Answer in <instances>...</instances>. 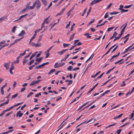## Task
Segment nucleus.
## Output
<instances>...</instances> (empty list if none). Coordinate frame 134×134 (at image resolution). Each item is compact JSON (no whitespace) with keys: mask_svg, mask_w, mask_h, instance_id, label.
Here are the masks:
<instances>
[{"mask_svg":"<svg viewBox=\"0 0 134 134\" xmlns=\"http://www.w3.org/2000/svg\"><path fill=\"white\" fill-rule=\"evenodd\" d=\"M35 4V7L36 5V8L37 9L39 8L41 6V3L39 0H36V1L34 3Z\"/></svg>","mask_w":134,"mask_h":134,"instance_id":"obj_1","label":"nucleus"},{"mask_svg":"<svg viewBox=\"0 0 134 134\" xmlns=\"http://www.w3.org/2000/svg\"><path fill=\"white\" fill-rule=\"evenodd\" d=\"M64 64V63H59L58 64L57 63H55V64L54 65V67L55 68L63 66Z\"/></svg>","mask_w":134,"mask_h":134,"instance_id":"obj_2","label":"nucleus"},{"mask_svg":"<svg viewBox=\"0 0 134 134\" xmlns=\"http://www.w3.org/2000/svg\"><path fill=\"white\" fill-rule=\"evenodd\" d=\"M50 17V16H49L47 18H46L44 20V21L43 22V23L42 24V25H41V28L42 29V28H45V26H44V24L45 23V21L47 20H48V19H49V18Z\"/></svg>","mask_w":134,"mask_h":134,"instance_id":"obj_3","label":"nucleus"},{"mask_svg":"<svg viewBox=\"0 0 134 134\" xmlns=\"http://www.w3.org/2000/svg\"><path fill=\"white\" fill-rule=\"evenodd\" d=\"M3 65L4 67L6 68V69H8L10 65L9 63H5Z\"/></svg>","mask_w":134,"mask_h":134,"instance_id":"obj_4","label":"nucleus"},{"mask_svg":"<svg viewBox=\"0 0 134 134\" xmlns=\"http://www.w3.org/2000/svg\"><path fill=\"white\" fill-rule=\"evenodd\" d=\"M21 111H19L16 114L17 117L18 116L19 117H20L22 116L23 115V113H21Z\"/></svg>","mask_w":134,"mask_h":134,"instance_id":"obj_5","label":"nucleus"},{"mask_svg":"<svg viewBox=\"0 0 134 134\" xmlns=\"http://www.w3.org/2000/svg\"><path fill=\"white\" fill-rule=\"evenodd\" d=\"M68 49L62 50L61 51L58 52L57 53H58L59 54L61 55H62L64 52L65 51H67Z\"/></svg>","mask_w":134,"mask_h":134,"instance_id":"obj_6","label":"nucleus"},{"mask_svg":"<svg viewBox=\"0 0 134 134\" xmlns=\"http://www.w3.org/2000/svg\"><path fill=\"white\" fill-rule=\"evenodd\" d=\"M74 9V7H73L67 13L68 14V16H69L71 14V12Z\"/></svg>","mask_w":134,"mask_h":134,"instance_id":"obj_7","label":"nucleus"},{"mask_svg":"<svg viewBox=\"0 0 134 134\" xmlns=\"http://www.w3.org/2000/svg\"><path fill=\"white\" fill-rule=\"evenodd\" d=\"M25 34V32L24 30H22L21 32L19 34L18 36H21Z\"/></svg>","mask_w":134,"mask_h":134,"instance_id":"obj_8","label":"nucleus"},{"mask_svg":"<svg viewBox=\"0 0 134 134\" xmlns=\"http://www.w3.org/2000/svg\"><path fill=\"white\" fill-rule=\"evenodd\" d=\"M119 9L121 10V13L127 12L128 11V10H125L123 9H122L121 8H119Z\"/></svg>","mask_w":134,"mask_h":134,"instance_id":"obj_9","label":"nucleus"},{"mask_svg":"<svg viewBox=\"0 0 134 134\" xmlns=\"http://www.w3.org/2000/svg\"><path fill=\"white\" fill-rule=\"evenodd\" d=\"M38 52H35L30 57V60H31L34 57H35L36 54V53H37Z\"/></svg>","mask_w":134,"mask_h":134,"instance_id":"obj_10","label":"nucleus"},{"mask_svg":"<svg viewBox=\"0 0 134 134\" xmlns=\"http://www.w3.org/2000/svg\"><path fill=\"white\" fill-rule=\"evenodd\" d=\"M43 57H41L39 58H36L35 60L36 61H38L39 62H41V60L43 59Z\"/></svg>","mask_w":134,"mask_h":134,"instance_id":"obj_11","label":"nucleus"},{"mask_svg":"<svg viewBox=\"0 0 134 134\" xmlns=\"http://www.w3.org/2000/svg\"><path fill=\"white\" fill-rule=\"evenodd\" d=\"M75 33H74L72 35L70 36L69 40V41H70L71 40H73L74 37V35H75Z\"/></svg>","mask_w":134,"mask_h":134,"instance_id":"obj_12","label":"nucleus"},{"mask_svg":"<svg viewBox=\"0 0 134 134\" xmlns=\"http://www.w3.org/2000/svg\"><path fill=\"white\" fill-rule=\"evenodd\" d=\"M29 44L32 46L35 47L36 44L35 43L32 42L31 41H29Z\"/></svg>","mask_w":134,"mask_h":134,"instance_id":"obj_13","label":"nucleus"},{"mask_svg":"<svg viewBox=\"0 0 134 134\" xmlns=\"http://www.w3.org/2000/svg\"><path fill=\"white\" fill-rule=\"evenodd\" d=\"M7 16H3V17L0 18V20L1 21H2L3 20L5 19L7 17Z\"/></svg>","mask_w":134,"mask_h":134,"instance_id":"obj_14","label":"nucleus"},{"mask_svg":"<svg viewBox=\"0 0 134 134\" xmlns=\"http://www.w3.org/2000/svg\"><path fill=\"white\" fill-rule=\"evenodd\" d=\"M107 22H108L107 21H106L105 20L104 22L103 23H102V24H100V25H97L96 26V27H98L99 26H102L103 25H104Z\"/></svg>","mask_w":134,"mask_h":134,"instance_id":"obj_15","label":"nucleus"},{"mask_svg":"<svg viewBox=\"0 0 134 134\" xmlns=\"http://www.w3.org/2000/svg\"><path fill=\"white\" fill-rule=\"evenodd\" d=\"M27 15H28L27 14H25L24 15H22V16H20V17L18 19L16 20L15 21H17L18 20L20 19L21 18H23V17H24L25 16H27Z\"/></svg>","mask_w":134,"mask_h":134,"instance_id":"obj_16","label":"nucleus"},{"mask_svg":"<svg viewBox=\"0 0 134 134\" xmlns=\"http://www.w3.org/2000/svg\"><path fill=\"white\" fill-rule=\"evenodd\" d=\"M34 62V59H32V60H31L30 62L28 63H27V64L29 65H31Z\"/></svg>","mask_w":134,"mask_h":134,"instance_id":"obj_17","label":"nucleus"},{"mask_svg":"<svg viewBox=\"0 0 134 134\" xmlns=\"http://www.w3.org/2000/svg\"><path fill=\"white\" fill-rule=\"evenodd\" d=\"M119 13V12H118L114 11L113 12H110V15H115L118 14Z\"/></svg>","mask_w":134,"mask_h":134,"instance_id":"obj_18","label":"nucleus"},{"mask_svg":"<svg viewBox=\"0 0 134 134\" xmlns=\"http://www.w3.org/2000/svg\"><path fill=\"white\" fill-rule=\"evenodd\" d=\"M17 27L16 26H14L12 30V32L13 33L15 32L16 30V28Z\"/></svg>","mask_w":134,"mask_h":134,"instance_id":"obj_19","label":"nucleus"},{"mask_svg":"<svg viewBox=\"0 0 134 134\" xmlns=\"http://www.w3.org/2000/svg\"><path fill=\"white\" fill-rule=\"evenodd\" d=\"M55 71V70L54 69H53L49 71V72L48 73V75H50L52 73Z\"/></svg>","mask_w":134,"mask_h":134,"instance_id":"obj_20","label":"nucleus"},{"mask_svg":"<svg viewBox=\"0 0 134 134\" xmlns=\"http://www.w3.org/2000/svg\"><path fill=\"white\" fill-rule=\"evenodd\" d=\"M35 7V4H33L32 6H30V7L29 8V10H32Z\"/></svg>","mask_w":134,"mask_h":134,"instance_id":"obj_21","label":"nucleus"},{"mask_svg":"<svg viewBox=\"0 0 134 134\" xmlns=\"http://www.w3.org/2000/svg\"><path fill=\"white\" fill-rule=\"evenodd\" d=\"M134 115V113L132 112V113L131 114L130 116L129 117V118L130 119H131L133 118Z\"/></svg>","mask_w":134,"mask_h":134,"instance_id":"obj_22","label":"nucleus"},{"mask_svg":"<svg viewBox=\"0 0 134 134\" xmlns=\"http://www.w3.org/2000/svg\"><path fill=\"white\" fill-rule=\"evenodd\" d=\"M28 61V60L26 59H24V60L23 62V64L24 65Z\"/></svg>","mask_w":134,"mask_h":134,"instance_id":"obj_23","label":"nucleus"},{"mask_svg":"<svg viewBox=\"0 0 134 134\" xmlns=\"http://www.w3.org/2000/svg\"><path fill=\"white\" fill-rule=\"evenodd\" d=\"M114 28V27L108 28L107 29V31L109 32L112 30Z\"/></svg>","mask_w":134,"mask_h":134,"instance_id":"obj_24","label":"nucleus"},{"mask_svg":"<svg viewBox=\"0 0 134 134\" xmlns=\"http://www.w3.org/2000/svg\"><path fill=\"white\" fill-rule=\"evenodd\" d=\"M30 3L31 2H30L29 3L27 4L26 6V9H29V8L30 7L29 5H30Z\"/></svg>","mask_w":134,"mask_h":134,"instance_id":"obj_25","label":"nucleus"},{"mask_svg":"<svg viewBox=\"0 0 134 134\" xmlns=\"http://www.w3.org/2000/svg\"><path fill=\"white\" fill-rule=\"evenodd\" d=\"M91 35V34H89L88 33H87L85 35V36H86V35H87V38H90L91 37V36H89V35Z\"/></svg>","mask_w":134,"mask_h":134,"instance_id":"obj_26","label":"nucleus"},{"mask_svg":"<svg viewBox=\"0 0 134 134\" xmlns=\"http://www.w3.org/2000/svg\"><path fill=\"white\" fill-rule=\"evenodd\" d=\"M14 65L13 63H12V65H11L10 68L9 69H11L12 70H14Z\"/></svg>","mask_w":134,"mask_h":134,"instance_id":"obj_27","label":"nucleus"},{"mask_svg":"<svg viewBox=\"0 0 134 134\" xmlns=\"http://www.w3.org/2000/svg\"><path fill=\"white\" fill-rule=\"evenodd\" d=\"M41 43H39V42L38 43L37 42V43L36 44L35 47H37L40 46H41Z\"/></svg>","mask_w":134,"mask_h":134,"instance_id":"obj_28","label":"nucleus"},{"mask_svg":"<svg viewBox=\"0 0 134 134\" xmlns=\"http://www.w3.org/2000/svg\"><path fill=\"white\" fill-rule=\"evenodd\" d=\"M91 7L90 8L88 11V12H87V15L86 16H87L88 15V14H89V13L91 12Z\"/></svg>","mask_w":134,"mask_h":134,"instance_id":"obj_29","label":"nucleus"},{"mask_svg":"<svg viewBox=\"0 0 134 134\" xmlns=\"http://www.w3.org/2000/svg\"><path fill=\"white\" fill-rule=\"evenodd\" d=\"M20 57H21L20 56H19L16 59V62L17 63H18L19 62V58H20Z\"/></svg>","mask_w":134,"mask_h":134,"instance_id":"obj_30","label":"nucleus"},{"mask_svg":"<svg viewBox=\"0 0 134 134\" xmlns=\"http://www.w3.org/2000/svg\"><path fill=\"white\" fill-rule=\"evenodd\" d=\"M94 120L93 121H94L96 119H93V118H92V119H91L89 120L88 121H86L85 122L87 124V123L90 122L92 120Z\"/></svg>","mask_w":134,"mask_h":134,"instance_id":"obj_31","label":"nucleus"},{"mask_svg":"<svg viewBox=\"0 0 134 134\" xmlns=\"http://www.w3.org/2000/svg\"><path fill=\"white\" fill-rule=\"evenodd\" d=\"M41 51H40L39 52V53L38 54L36 55V58H37L39 57L40 55H41Z\"/></svg>","mask_w":134,"mask_h":134,"instance_id":"obj_32","label":"nucleus"},{"mask_svg":"<svg viewBox=\"0 0 134 134\" xmlns=\"http://www.w3.org/2000/svg\"><path fill=\"white\" fill-rule=\"evenodd\" d=\"M75 24L74 23L73 24V25H72V26L71 28V29H70V31H71L73 30V27H74V26H75Z\"/></svg>","mask_w":134,"mask_h":134,"instance_id":"obj_33","label":"nucleus"},{"mask_svg":"<svg viewBox=\"0 0 134 134\" xmlns=\"http://www.w3.org/2000/svg\"><path fill=\"white\" fill-rule=\"evenodd\" d=\"M18 95V94L16 93V94H15L13 95V96H12V98L13 99V98H15V97H16Z\"/></svg>","mask_w":134,"mask_h":134,"instance_id":"obj_34","label":"nucleus"},{"mask_svg":"<svg viewBox=\"0 0 134 134\" xmlns=\"http://www.w3.org/2000/svg\"><path fill=\"white\" fill-rule=\"evenodd\" d=\"M125 85V82L124 81H123L121 84L120 86L121 87H122L124 86Z\"/></svg>","mask_w":134,"mask_h":134,"instance_id":"obj_35","label":"nucleus"},{"mask_svg":"<svg viewBox=\"0 0 134 134\" xmlns=\"http://www.w3.org/2000/svg\"><path fill=\"white\" fill-rule=\"evenodd\" d=\"M94 20H95V19H92L90 21V22L88 23V25H90L92 23H93L94 22Z\"/></svg>","mask_w":134,"mask_h":134,"instance_id":"obj_36","label":"nucleus"},{"mask_svg":"<svg viewBox=\"0 0 134 134\" xmlns=\"http://www.w3.org/2000/svg\"><path fill=\"white\" fill-rule=\"evenodd\" d=\"M70 45V44H66L64 43L63 44V46L64 47L68 46L69 45Z\"/></svg>","mask_w":134,"mask_h":134,"instance_id":"obj_37","label":"nucleus"},{"mask_svg":"<svg viewBox=\"0 0 134 134\" xmlns=\"http://www.w3.org/2000/svg\"><path fill=\"white\" fill-rule=\"evenodd\" d=\"M52 5V2H51L50 3V4H49V6L48 7V8H46L45 10H48L49 8Z\"/></svg>","mask_w":134,"mask_h":134,"instance_id":"obj_38","label":"nucleus"},{"mask_svg":"<svg viewBox=\"0 0 134 134\" xmlns=\"http://www.w3.org/2000/svg\"><path fill=\"white\" fill-rule=\"evenodd\" d=\"M9 110H9V109L8 108V109L5 110L4 111H3L2 112V114H3V115L5 112L7 111H9Z\"/></svg>","mask_w":134,"mask_h":134,"instance_id":"obj_39","label":"nucleus"},{"mask_svg":"<svg viewBox=\"0 0 134 134\" xmlns=\"http://www.w3.org/2000/svg\"><path fill=\"white\" fill-rule=\"evenodd\" d=\"M72 68V66H70L68 68H67V69L68 70H71Z\"/></svg>","mask_w":134,"mask_h":134,"instance_id":"obj_40","label":"nucleus"},{"mask_svg":"<svg viewBox=\"0 0 134 134\" xmlns=\"http://www.w3.org/2000/svg\"><path fill=\"white\" fill-rule=\"evenodd\" d=\"M108 13H107L105 14V15L104 16V18L105 19L107 18H108L109 17V15L108 14H107Z\"/></svg>","mask_w":134,"mask_h":134,"instance_id":"obj_41","label":"nucleus"},{"mask_svg":"<svg viewBox=\"0 0 134 134\" xmlns=\"http://www.w3.org/2000/svg\"><path fill=\"white\" fill-rule=\"evenodd\" d=\"M34 94V93L32 92H31L29 94H28L27 96V97L28 98L29 97L31 96L33 94Z\"/></svg>","mask_w":134,"mask_h":134,"instance_id":"obj_42","label":"nucleus"},{"mask_svg":"<svg viewBox=\"0 0 134 134\" xmlns=\"http://www.w3.org/2000/svg\"><path fill=\"white\" fill-rule=\"evenodd\" d=\"M35 84V81H33L32 82L31 84H30V86H31L32 85H33Z\"/></svg>","mask_w":134,"mask_h":134,"instance_id":"obj_43","label":"nucleus"},{"mask_svg":"<svg viewBox=\"0 0 134 134\" xmlns=\"http://www.w3.org/2000/svg\"><path fill=\"white\" fill-rule=\"evenodd\" d=\"M87 10V8H86L85 9L84 12H83L82 14L81 15L82 16H83L84 15V14L86 13V11Z\"/></svg>","mask_w":134,"mask_h":134,"instance_id":"obj_44","label":"nucleus"},{"mask_svg":"<svg viewBox=\"0 0 134 134\" xmlns=\"http://www.w3.org/2000/svg\"><path fill=\"white\" fill-rule=\"evenodd\" d=\"M130 35L129 34H127L124 37L122 38H121V39H123L124 38H127V37L129 36Z\"/></svg>","mask_w":134,"mask_h":134,"instance_id":"obj_45","label":"nucleus"},{"mask_svg":"<svg viewBox=\"0 0 134 134\" xmlns=\"http://www.w3.org/2000/svg\"><path fill=\"white\" fill-rule=\"evenodd\" d=\"M72 80H70L69 81V83H68L67 84V85H69L71 84H72Z\"/></svg>","mask_w":134,"mask_h":134,"instance_id":"obj_46","label":"nucleus"},{"mask_svg":"<svg viewBox=\"0 0 134 134\" xmlns=\"http://www.w3.org/2000/svg\"><path fill=\"white\" fill-rule=\"evenodd\" d=\"M104 72H103L101 74L99 77H97V78L96 79V80L98 78H101L102 77V76L103 75V74H104Z\"/></svg>","mask_w":134,"mask_h":134,"instance_id":"obj_47","label":"nucleus"},{"mask_svg":"<svg viewBox=\"0 0 134 134\" xmlns=\"http://www.w3.org/2000/svg\"><path fill=\"white\" fill-rule=\"evenodd\" d=\"M121 130H122L121 129H119L118 130L116 131V132L117 133V134H120Z\"/></svg>","mask_w":134,"mask_h":134,"instance_id":"obj_48","label":"nucleus"},{"mask_svg":"<svg viewBox=\"0 0 134 134\" xmlns=\"http://www.w3.org/2000/svg\"><path fill=\"white\" fill-rule=\"evenodd\" d=\"M3 88H1V93L2 95H3L4 94V90H3Z\"/></svg>","mask_w":134,"mask_h":134,"instance_id":"obj_49","label":"nucleus"},{"mask_svg":"<svg viewBox=\"0 0 134 134\" xmlns=\"http://www.w3.org/2000/svg\"><path fill=\"white\" fill-rule=\"evenodd\" d=\"M118 45L111 52V53H113L114 51H115L116 50L117 48H118Z\"/></svg>","mask_w":134,"mask_h":134,"instance_id":"obj_50","label":"nucleus"},{"mask_svg":"<svg viewBox=\"0 0 134 134\" xmlns=\"http://www.w3.org/2000/svg\"><path fill=\"white\" fill-rule=\"evenodd\" d=\"M132 6V5H129L128 6H125L124 7V8H128Z\"/></svg>","mask_w":134,"mask_h":134,"instance_id":"obj_51","label":"nucleus"},{"mask_svg":"<svg viewBox=\"0 0 134 134\" xmlns=\"http://www.w3.org/2000/svg\"><path fill=\"white\" fill-rule=\"evenodd\" d=\"M129 123V122H128L125 123V124H124V125H122L121 126H120V128L121 127H124V126H125L126 125H128Z\"/></svg>","mask_w":134,"mask_h":134,"instance_id":"obj_52","label":"nucleus"},{"mask_svg":"<svg viewBox=\"0 0 134 134\" xmlns=\"http://www.w3.org/2000/svg\"><path fill=\"white\" fill-rule=\"evenodd\" d=\"M41 81V80H39L37 81H35V84H37V83H39V82Z\"/></svg>","mask_w":134,"mask_h":134,"instance_id":"obj_53","label":"nucleus"},{"mask_svg":"<svg viewBox=\"0 0 134 134\" xmlns=\"http://www.w3.org/2000/svg\"><path fill=\"white\" fill-rule=\"evenodd\" d=\"M41 92L39 93L38 94H37L35 95V97H39V96H41Z\"/></svg>","mask_w":134,"mask_h":134,"instance_id":"obj_54","label":"nucleus"},{"mask_svg":"<svg viewBox=\"0 0 134 134\" xmlns=\"http://www.w3.org/2000/svg\"><path fill=\"white\" fill-rule=\"evenodd\" d=\"M26 106V104H24V105L21 108L20 110H23L24 108Z\"/></svg>","mask_w":134,"mask_h":134,"instance_id":"obj_55","label":"nucleus"},{"mask_svg":"<svg viewBox=\"0 0 134 134\" xmlns=\"http://www.w3.org/2000/svg\"><path fill=\"white\" fill-rule=\"evenodd\" d=\"M17 84L16 82V81H14V84H13V86L14 88L16 85Z\"/></svg>","mask_w":134,"mask_h":134,"instance_id":"obj_56","label":"nucleus"},{"mask_svg":"<svg viewBox=\"0 0 134 134\" xmlns=\"http://www.w3.org/2000/svg\"><path fill=\"white\" fill-rule=\"evenodd\" d=\"M112 4V3H110L109 5L107 7L106 9H108L110 7H111V6Z\"/></svg>","mask_w":134,"mask_h":134,"instance_id":"obj_57","label":"nucleus"},{"mask_svg":"<svg viewBox=\"0 0 134 134\" xmlns=\"http://www.w3.org/2000/svg\"><path fill=\"white\" fill-rule=\"evenodd\" d=\"M9 99H8L6 102L3 103L4 105L7 104L9 103Z\"/></svg>","mask_w":134,"mask_h":134,"instance_id":"obj_58","label":"nucleus"},{"mask_svg":"<svg viewBox=\"0 0 134 134\" xmlns=\"http://www.w3.org/2000/svg\"><path fill=\"white\" fill-rule=\"evenodd\" d=\"M9 99H8L6 102L3 103L4 105L7 104L9 103Z\"/></svg>","mask_w":134,"mask_h":134,"instance_id":"obj_59","label":"nucleus"},{"mask_svg":"<svg viewBox=\"0 0 134 134\" xmlns=\"http://www.w3.org/2000/svg\"><path fill=\"white\" fill-rule=\"evenodd\" d=\"M71 22V21H70L69 23H68V24L67 25H66V28H68L70 24V23Z\"/></svg>","mask_w":134,"mask_h":134,"instance_id":"obj_60","label":"nucleus"},{"mask_svg":"<svg viewBox=\"0 0 134 134\" xmlns=\"http://www.w3.org/2000/svg\"><path fill=\"white\" fill-rule=\"evenodd\" d=\"M127 25V23H125V24H124L121 27H122L123 26H124V27H123V28L125 29Z\"/></svg>","mask_w":134,"mask_h":134,"instance_id":"obj_61","label":"nucleus"},{"mask_svg":"<svg viewBox=\"0 0 134 134\" xmlns=\"http://www.w3.org/2000/svg\"><path fill=\"white\" fill-rule=\"evenodd\" d=\"M63 14V13L62 12H61V11H60L59 13H58L57 14V15H56V16H58V15H62Z\"/></svg>","mask_w":134,"mask_h":134,"instance_id":"obj_62","label":"nucleus"},{"mask_svg":"<svg viewBox=\"0 0 134 134\" xmlns=\"http://www.w3.org/2000/svg\"><path fill=\"white\" fill-rule=\"evenodd\" d=\"M132 93V92L129 91L126 93V96H127L129 94L130 95Z\"/></svg>","mask_w":134,"mask_h":134,"instance_id":"obj_63","label":"nucleus"},{"mask_svg":"<svg viewBox=\"0 0 134 134\" xmlns=\"http://www.w3.org/2000/svg\"><path fill=\"white\" fill-rule=\"evenodd\" d=\"M26 88L25 87H24L21 88L20 92H22L25 91V90Z\"/></svg>","mask_w":134,"mask_h":134,"instance_id":"obj_64","label":"nucleus"}]
</instances>
